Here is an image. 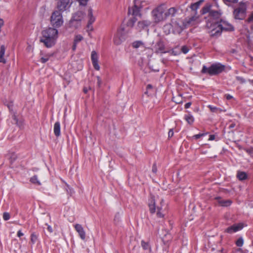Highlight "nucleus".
Here are the masks:
<instances>
[{"label": "nucleus", "mask_w": 253, "mask_h": 253, "mask_svg": "<svg viewBox=\"0 0 253 253\" xmlns=\"http://www.w3.org/2000/svg\"><path fill=\"white\" fill-rule=\"evenodd\" d=\"M40 42L46 47L53 46L58 37V30L54 28H48L42 31Z\"/></svg>", "instance_id": "f257e3e1"}, {"label": "nucleus", "mask_w": 253, "mask_h": 253, "mask_svg": "<svg viewBox=\"0 0 253 253\" xmlns=\"http://www.w3.org/2000/svg\"><path fill=\"white\" fill-rule=\"evenodd\" d=\"M207 27L211 29L210 33L212 37H218L220 35L222 31H233L234 27L232 25L226 22L220 20L212 24L211 22L207 23Z\"/></svg>", "instance_id": "f03ea898"}, {"label": "nucleus", "mask_w": 253, "mask_h": 253, "mask_svg": "<svg viewBox=\"0 0 253 253\" xmlns=\"http://www.w3.org/2000/svg\"><path fill=\"white\" fill-rule=\"evenodd\" d=\"M225 69V66L220 63H216L212 64L210 67H207L206 66L204 65L201 70L202 74H207L210 76L217 75Z\"/></svg>", "instance_id": "7ed1b4c3"}, {"label": "nucleus", "mask_w": 253, "mask_h": 253, "mask_svg": "<svg viewBox=\"0 0 253 253\" xmlns=\"http://www.w3.org/2000/svg\"><path fill=\"white\" fill-rule=\"evenodd\" d=\"M165 4L159 5V21H164L169 17L174 16L177 10L175 7H171L168 9L164 8Z\"/></svg>", "instance_id": "20e7f679"}, {"label": "nucleus", "mask_w": 253, "mask_h": 253, "mask_svg": "<svg viewBox=\"0 0 253 253\" xmlns=\"http://www.w3.org/2000/svg\"><path fill=\"white\" fill-rule=\"evenodd\" d=\"M51 25L55 28L61 27L63 24V19L61 12L55 10L51 14L50 17Z\"/></svg>", "instance_id": "39448f33"}, {"label": "nucleus", "mask_w": 253, "mask_h": 253, "mask_svg": "<svg viewBox=\"0 0 253 253\" xmlns=\"http://www.w3.org/2000/svg\"><path fill=\"white\" fill-rule=\"evenodd\" d=\"M247 6L244 2H240L239 6L235 8L233 12L234 18L236 19L243 20L246 15Z\"/></svg>", "instance_id": "423d86ee"}, {"label": "nucleus", "mask_w": 253, "mask_h": 253, "mask_svg": "<svg viewBox=\"0 0 253 253\" xmlns=\"http://www.w3.org/2000/svg\"><path fill=\"white\" fill-rule=\"evenodd\" d=\"M145 1H140V0H134V5L132 8H129L128 13L131 14L134 16H140L141 15L140 13V10L143 7V3Z\"/></svg>", "instance_id": "0eeeda50"}, {"label": "nucleus", "mask_w": 253, "mask_h": 253, "mask_svg": "<svg viewBox=\"0 0 253 253\" xmlns=\"http://www.w3.org/2000/svg\"><path fill=\"white\" fill-rule=\"evenodd\" d=\"M71 0H59L57 3L56 7L58 11L63 12L67 10L71 4Z\"/></svg>", "instance_id": "6e6552de"}, {"label": "nucleus", "mask_w": 253, "mask_h": 253, "mask_svg": "<svg viewBox=\"0 0 253 253\" xmlns=\"http://www.w3.org/2000/svg\"><path fill=\"white\" fill-rule=\"evenodd\" d=\"M221 13L220 10H212L210 12L209 14V19L207 22H211L212 24L216 22H219L218 20H221L220 19Z\"/></svg>", "instance_id": "1a4fd4ad"}, {"label": "nucleus", "mask_w": 253, "mask_h": 253, "mask_svg": "<svg viewBox=\"0 0 253 253\" xmlns=\"http://www.w3.org/2000/svg\"><path fill=\"white\" fill-rule=\"evenodd\" d=\"M243 228V224L242 223H239L237 224H234L226 229V232L232 234L234 232H236L240 230H241Z\"/></svg>", "instance_id": "9d476101"}, {"label": "nucleus", "mask_w": 253, "mask_h": 253, "mask_svg": "<svg viewBox=\"0 0 253 253\" xmlns=\"http://www.w3.org/2000/svg\"><path fill=\"white\" fill-rule=\"evenodd\" d=\"M74 228L76 231L79 234V235L80 237V238L83 240H85V232L82 225L80 224H76L75 225H74Z\"/></svg>", "instance_id": "9b49d317"}, {"label": "nucleus", "mask_w": 253, "mask_h": 253, "mask_svg": "<svg viewBox=\"0 0 253 253\" xmlns=\"http://www.w3.org/2000/svg\"><path fill=\"white\" fill-rule=\"evenodd\" d=\"M91 59L94 69L96 70H99L100 67L98 64V55L95 51L91 52Z\"/></svg>", "instance_id": "f8f14e48"}, {"label": "nucleus", "mask_w": 253, "mask_h": 253, "mask_svg": "<svg viewBox=\"0 0 253 253\" xmlns=\"http://www.w3.org/2000/svg\"><path fill=\"white\" fill-rule=\"evenodd\" d=\"M84 16V13L81 11H78L75 13L71 18V23L73 24L74 21H78L81 22Z\"/></svg>", "instance_id": "ddd939ff"}, {"label": "nucleus", "mask_w": 253, "mask_h": 253, "mask_svg": "<svg viewBox=\"0 0 253 253\" xmlns=\"http://www.w3.org/2000/svg\"><path fill=\"white\" fill-rule=\"evenodd\" d=\"M124 40V38L122 35V33L118 31L114 38V42L116 45L120 44Z\"/></svg>", "instance_id": "4468645a"}, {"label": "nucleus", "mask_w": 253, "mask_h": 253, "mask_svg": "<svg viewBox=\"0 0 253 253\" xmlns=\"http://www.w3.org/2000/svg\"><path fill=\"white\" fill-rule=\"evenodd\" d=\"M163 203H164V201H163V200H162L161 204L162 205V207H164V210H163L162 207H161V208L159 207V217H163V218L164 217L167 212V204L166 203L165 204H163Z\"/></svg>", "instance_id": "2eb2a0df"}, {"label": "nucleus", "mask_w": 253, "mask_h": 253, "mask_svg": "<svg viewBox=\"0 0 253 253\" xmlns=\"http://www.w3.org/2000/svg\"><path fill=\"white\" fill-rule=\"evenodd\" d=\"M150 24V22L148 21H141L137 23L136 29L138 31H141L145 28L147 27Z\"/></svg>", "instance_id": "dca6fc26"}, {"label": "nucleus", "mask_w": 253, "mask_h": 253, "mask_svg": "<svg viewBox=\"0 0 253 253\" xmlns=\"http://www.w3.org/2000/svg\"><path fill=\"white\" fill-rule=\"evenodd\" d=\"M87 17L88 18L87 27H89V25H91L95 20V17L93 15L92 9L91 8L88 9Z\"/></svg>", "instance_id": "f3484780"}, {"label": "nucleus", "mask_w": 253, "mask_h": 253, "mask_svg": "<svg viewBox=\"0 0 253 253\" xmlns=\"http://www.w3.org/2000/svg\"><path fill=\"white\" fill-rule=\"evenodd\" d=\"M216 199L217 201V202L219 204H220L221 206L223 207H228L229 206L231 203L232 201L229 200H222L220 197H216Z\"/></svg>", "instance_id": "a211bd4d"}, {"label": "nucleus", "mask_w": 253, "mask_h": 253, "mask_svg": "<svg viewBox=\"0 0 253 253\" xmlns=\"http://www.w3.org/2000/svg\"><path fill=\"white\" fill-rule=\"evenodd\" d=\"M149 210L151 213H154L156 210L155 201L153 197H152L149 201Z\"/></svg>", "instance_id": "6ab92c4d"}, {"label": "nucleus", "mask_w": 253, "mask_h": 253, "mask_svg": "<svg viewBox=\"0 0 253 253\" xmlns=\"http://www.w3.org/2000/svg\"><path fill=\"white\" fill-rule=\"evenodd\" d=\"M5 47L4 45L0 46V62L5 63L6 60L4 58L3 56L5 54Z\"/></svg>", "instance_id": "aec40b11"}, {"label": "nucleus", "mask_w": 253, "mask_h": 253, "mask_svg": "<svg viewBox=\"0 0 253 253\" xmlns=\"http://www.w3.org/2000/svg\"><path fill=\"white\" fill-rule=\"evenodd\" d=\"M54 133L56 137H58L60 135V124L59 122H56L54 124Z\"/></svg>", "instance_id": "412c9836"}, {"label": "nucleus", "mask_w": 253, "mask_h": 253, "mask_svg": "<svg viewBox=\"0 0 253 253\" xmlns=\"http://www.w3.org/2000/svg\"><path fill=\"white\" fill-rule=\"evenodd\" d=\"M184 119L189 125H192L194 122V117L189 112L184 115Z\"/></svg>", "instance_id": "4be33fe9"}, {"label": "nucleus", "mask_w": 253, "mask_h": 253, "mask_svg": "<svg viewBox=\"0 0 253 253\" xmlns=\"http://www.w3.org/2000/svg\"><path fill=\"white\" fill-rule=\"evenodd\" d=\"M212 5L211 4L208 3L202 8V13L206 14L209 13L210 14V12L212 11L211 9Z\"/></svg>", "instance_id": "5701e85b"}, {"label": "nucleus", "mask_w": 253, "mask_h": 253, "mask_svg": "<svg viewBox=\"0 0 253 253\" xmlns=\"http://www.w3.org/2000/svg\"><path fill=\"white\" fill-rule=\"evenodd\" d=\"M158 8L156 7L152 11V16L154 19V22L156 23H157V22H158Z\"/></svg>", "instance_id": "b1692460"}, {"label": "nucleus", "mask_w": 253, "mask_h": 253, "mask_svg": "<svg viewBox=\"0 0 253 253\" xmlns=\"http://www.w3.org/2000/svg\"><path fill=\"white\" fill-rule=\"evenodd\" d=\"M172 25L170 24H166L163 28L164 33L166 35H168L170 33Z\"/></svg>", "instance_id": "393cba45"}, {"label": "nucleus", "mask_w": 253, "mask_h": 253, "mask_svg": "<svg viewBox=\"0 0 253 253\" xmlns=\"http://www.w3.org/2000/svg\"><path fill=\"white\" fill-rule=\"evenodd\" d=\"M237 177L240 180H244L247 178V175L245 172L239 171L237 173Z\"/></svg>", "instance_id": "a878e982"}, {"label": "nucleus", "mask_w": 253, "mask_h": 253, "mask_svg": "<svg viewBox=\"0 0 253 253\" xmlns=\"http://www.w3.org/2000/svg\"><path fill=\"white\" fill-rule=\"evenodd\" d=\"M81 22L78 21H74V22H73V24L71 23V19L70 21L69 22V26L70 27L74 28L75 29H77L79 27L81 26Z\"/></svg>", "instance_id": "bb28decb"}, {"label": "nucleus", "mask_w": 253, "mask_h": 253, "mask_svg": "<svg viewBox=\"0 0 253 253\" xmlns=\"http://www.w3.org/2000/svg\"><path fill=\"white\" fill-rule=\"evenodd\" d=\"M30 181L35 184H37L38 185H41V183L40 180L38 179L37 175H34L30 179Z\"/></svg>", "instance_id": "cd10ccee"}, {"label": "nucleus", "mask_w": 253, "mask_h": 253, "mask_svg": "<svg viewBox=\"0 0 253 253\" xmlns=\"http://www.w3.org/2000/svg\"><path fill=\"white\" fill-rule=\"evenodd\" d=\"M141 45H143V43L140 41H136L133 42L132 43V46L134 48H138Z\"/></svg>", "instance_id": "c85d7f7f"}, {"label": "nucleus", "mask_w": 253, "mask_h": 253, "mask_svg": "<svg viewBox=\"0 0 253 253\" xmlns=\"http://www.w3.org/2000/svg\"><path fill=\"white\" fill-rule=\"evenodd\" d=\"M83 39V36H82L80 35H78L75 37L74 42L78 43L79 42H81Z\"/></svg>", "instance_id": "c756f323"}, {"label": "nucleus", "mask_w": 253, "mask_h": 253, "mask_svg": "<svg viewBox=\"0 0 253 253\" xmlns=\"http://www.w3.org/2000/svg\"><path fill=\"white\" fill-rule=\"evenodd\" d=\"M243 243L244 240L242 238H239L236 242V244L238 247H242Z\"/></svg>", "instance_id": "7c9ffc66"}, {"label": "nucleus", "mask_w": 253, "mask_h": 253, "mask_svg": "<svg viewBox=\"0 0 253 253\" xmlns=\"http://www.w3.org/2000/svg\"><path fill=\"white\" fill-rule=\"evenodd\" d=\"M141 246L144 250L149 249V245L148 243H146L143 240L141 241Z\"/></svg>", "instance_id": "2f4dec72"}, {"label": "nucleus", "mask_w": 253, "mask_h": 253, "mask_svg": "<svg viewBox=\"0 0 253 253\" xmlns=\"http://www.w3.org/2000/svg\"><path fill=\"white\" fill-rule=\"evenodd\" d=\"M37 238L38 237L34 233L32 234L31 236V241L33 244H34L36 242Z\"/></svg>", "instance_id": "473e14b6"}, {"label": "nucleus", "mask_w": 253, "mask_h": 253, "mask_svg": "<svg viewBox=\"0 0 253 253\" xmlns=\"http://www.w3.org/2000/svg\"><path fill=\"white\" fill-rule=\"evenodd\" d=\"M49 55H46L44 57H42L41 58V61L42 63H44L46 62L49 58Z\"/></svg>", "instance_id": "72a5a7b5"}, {"label": "nucleus", "mask_w": 253, "mask_h": 253, "mask_svg": "<svg viewBox=\"0 0 253 253\" xmlns=\"http://www.w3.org/2000/svg\"><path fill=\"white\" fill-rule=\"evenodd\" d=\"M197 19V17H195V16H192L190 18H189L187 21H186V22L189 24H190L192 23V22L193 21H194L196 19Z\"/></svg>", "instance_id": "f704fd0d"}, {"label": "nucleus", "mask_w": 253, "mask_h": 253, "mask_svg": "<svg viewBox=\"0 0 253 253\" xmlns=\"http://www.w3.org/2000/svg\"><path fill=\"white\" fill-rule=\"evenodd\" d=\"M3 218L4 220H8L10 218V214L9 213L5 212L3 214Z\"/></svg>", "instance_id": "c9c22d12"}, {"label": "nucleus", "mask_w": 253, "mask_h": 253, "mask_svg": "<svg viewBox=\"0 0 253 253\" xmlns=\"http://www.w3.org/2000/svg\"><path fill=\"white\" fill-rule=\"evenodd\" d=\"M88 0H77L80 4L83 6L86 5Z\"/></svg>", "instance_id": "e433bc0d"}, {"label": "nucleus", "mask_w": 253, "mask_h": 253, "mask_svg": "<svg viewBox=\"0 0 253 253\" xmlns=\"http://www.w3.org/2000/svg\"><path fill=\"white\" fill-rule=\"evenodd\" d=\"M247 21L248 23H253V12L251 13Z\"/></svg>", "instance_id": "4c0bfd02"}, {"label": "nucleus", "mask_w": 253, "mask_h": 253, "mask_svg": "<svg viewBox=\"0 0 253 253\" xmlns=\"http://www.w3.org/2000/svg\"><path fill=\"white\" fill-rule=\"evenodd\" d=\"M181 51L184 54L187 53L189 51V48L187 46L184 45L181 47Z\"/></svg>", "instance_id": "58836bf2"}, {"label": "nucleus", "mask_w": 253, "mask_h": 253, "mask_svg": "<svg viewBox=\"0 0 253 253\" xmlns=\"http://www.w3.org/2000/svg\"><path fill=\"white\" fill-rule=\"evenodd\" d=\"M205 134L206 133H199L194 135L193 137H194L196 139H198L200 138L201 137L204 136Z\"/></svg>", "instance_id": "ea45409f"}, {"label": "nucleus", "mask_w": 253, "mask_h": 253, "mask_svg": "<svg viewBox=\"0 0 253 253\" xmlns=\"http://www.w3.org/2000/svg\"><path fill=\"white\" fill-rule=\"evenodd\" d=\"M196 5H197V4H195V3L191 4L190 8H191V9L192 10H196V9H197L198 8V7H197V6Z\"/></svg>", "instance_id": "a19ab883"}, {"label": "nucleus", "mask_w": 253, "mask_h": 253, "mask_svg": "<svg viewBox=\"0 0 253 253\" xmlns=\"http://www.w3.org/2000/svg\"><path fill=\"white\" fill-rule=\"evenodd\" d=\"M209 108L210 109V110L212 112H215L218 110L217 108L215 107H212L211 105H209Z\"/></svg>", "instance_id": "79ce46f5"}, {"label": "nucleus", "mask_w": 253, "mask_h": 253, "mask_svg": "<svg viewBox=\"0 0 253 253\" xmlns=\"http://www.w3.org/2000/svg\"><path fill=\"white\" fill-rule=\"evenodd\" d=\"M173 130L172 128H171L169 129V133H168V136L169 138H170L173 136Z\"/></svg>", "instance_id": "37998d69"}, {"label": "nucleus", "mask_w": 253, "mask_h": 253, "mask_svg": "<svg viewBox=\"0 0 253 253\" xmlns=\"http://www.w3.org/2000/svg\"><path fill=\"white\" fill-rule=\"evenodd\" d=\"M152 171L156 173L157 171V167L156 163L154 164L152 168Z\"/></svg>", "instance_id": "c03bdc74"}, {"label": "nucleus", "mask_w": 253, "mask_h": 253, "mask_svg": "<svg viewBox=\"0 0 253 253\" xmlns=\"http://www.w3.org/2000/svg\"><path fill=\"white\" fill-rule=\"evenodd\" d=\"M225 3L226 2H232V3H236L238 2V0H223Z\"/></svg>", "instance_id": "a18cd8bd"}, {"label": "nucleus", "mask_w": 253, "mask_h": 253, "mask_svg": "<svg viewBox=\"0 0 253 253\" xmlns=\"http://www.w3.org/2000/svg\"><path fill=\"white\" fill-rule=\"evenodd\" d=\"M45 225L47 226V229L49 231V232L50 233H52L53 232L52 227L50 225H48L47 224H45Z\"/></svg>", "instance_id": "49530a36"}, {"label": "nucleus", "mask_w": 253, "mask_h": 253, "mask_svg": "<svg viewBox=\"0 0 253 253\" xmlns=\"http://www.w3.org/2000/svg\"><path fill=\"white\" fill-rule=\"evenodd\" d=\"M97 85L99 87L101 85V83H102L101 80L100 78L98 76L97 77Z\"/></svg>", "instance_id": "de8ad7c7"}, {"label": "nucleus", "mask_w": 253, "mask_h": 253, "mask_svg": "<svg viewBox=\"0 0 253 253\" xmlns=\"http://www.w3.org/2000/svg\"><path fill=\"white\" fill-rule=\"evenodd\" d=\"M119 214H116L115 216V217H114V221L116 223H117L119 221Z\"/></svg>", "instance_id": "09e8293b"}, {"label": "nucleus", "mask_w": 253, "mask_h": 253, "mask_svg": "<svg viewBox=\"0 0 253 253\" xmlns=\"http://www.w3.org/2000/svg\"><path fill=\"white\" fill-rule=\"evenodd\" d=\"M161 46V44L160 42L159 41V52H161V53H166V52H167V51H164L163 49H162Z\"/></svg>", "instance_id": "8fccbe9b"}, {"label": "nucleus", "mask_w": 253, "mask_h": 253, "mask_svg": "<svg viewBox=\"0 0 253 253\" xmlns=\"http://www.w3.org/2000/svg\"><path fill=\"white\" fill-rule=\"evenodd\" d=\"M13 103L12 102H10V103H9L8 104H7V107L9 108V109L10 110H11L12 108V106H13Z\"/></svg>", "instance_id": "3c124183"}, {"label": "nucleus", "mask_w": 253, "mask_h": 253, "mask_svg": "<svg viewBox=\"0 0 253 253\" xmlns=\"http://www.w3.org/2000/svg\"><path fill=\"white\" fill-rule=\"evenodd\" d=\"M225 96L227 100H230L233 98L232 96L228 94H225Z\"/></svg>", "instance_id": "603ef678"}, {"label": "nucleus", "mask_w": 253, "mask_h": 253, "mask_svg": "<svg viewBox=\"0 0 253 253\" xmlns=\"http://www.w3.org/2000/svg\"><path fill=\"white\" fill-rule=\"evenodd\" d=\"M23 233L21 232V230H19L17 232V236L18 237H21V236H23Z\"/></svg>", "instance_id": "864d4df0"}, {"label": "nucleus", "mask_w": 253, "mask_h": 253, "mask_svg": "<svg viewBox=\"0 0 253 253\" xmlns=\"http://www.w3.org/2000/svg\"><path fill=\"white\" fill-rule=\"evenodd\" d=\"M191 105V102L186 103L185 104V108H186V109L189 108L190 107Z\"/></svg>", "instance_id": "5fc2aeb1"}, {"label": "nucleus", "mask_w": 253, "mask_h": 253, "mask_svg": "<svg viewBox=\"0 0 253 253\" xmlns=\"http://www.w3.org/2000/svg\"><path fill=\"white\" fill-rule=\"evenodd\" d=\"M215 135H213V134H211L210 135V137H209V140H213L215 139Z\"/></svg>", "instance_id": "6e6d98bb"}, {"label": "nucleus", "mask_w": 253, "mask_h": 253, "mask_svg": "<svg viewBox=\"0 0 253 253\" xmlns=\"http://www.w3.org/2000/svg\"><path fill=\"white\" fill-rule=\"evenodd\" d=\"M235 253H243V251L241 248H238L235 251Z\"/></svg>", "instance_id": "4d7b16f0"}, {"label": "nucleus", "mask_w": 253, "mask_h": 253, "mask_svg": "<svg viewBox=\"0 0 253 253\" xmlns=\"http://www.w3.org/2000/svg\"><path fill=\"white\" fill-rule=\"evenodd\" d=\"M168 235L169 236V238L167 240L165 241V239H164V237H163L162 238V241L164 242V243L165 244V242H168L169 240V239H170V235Z\"/></svg>", "instance_id": "13d9d810"}, {"label": "nucleus", "mask_w": 253, "mask_h": 253, "mask_svg": "<svg viewBox=\"0 0 253 253\" xmlns=\"http://www.w3.org/2000/svg\"><path fill=\"white\" fill-rule=\"evenodd\" d=\"M77 44V43H75V42H74V44H73V45L72 47V49L73 50H75L76 49Z\"/></svg>", "instance_id": "bf43d9fd"}, {"label": "nucleus", "mask_w": 253, "mask_h": 253, "mask_svg": "<svg viewBox=\"0 0 253 253\" xmlns=\"http://www.w3.org/2000/svg\"><path fill=\"white\" fill-rule=\"evenodd\" d=\"M235 124L233 123L229 125V128H232L234 127H235Z\"/></svg>", "instance_id": "052dcab7"}, {"label": "nucleus", "mask_w": 253, "mask_h": 253, "mask_svg": "<svg viewBox=\"0 0 253 253\" xmlns=\"http://www.w3.org/2000/svg\"><path fill=\"white\" fill-rule=\"evenodd\" d=\"M67 187H68V189H66L67 192L68 193H70V194H71V193H72V189H70V188L69 187L68 185H67Z\"/></svg>", "instance_id": "680f3d73"}, {"label": "nucleus", "mask_w": 253, "mask_h": 253, "mask_svg": "<svg viewBox=\"0 0 253 253\" xmlns=\"http://www.w3.org/2000/svg\"><path fill=\"white\" fill-rule=\"evenodd\" d=\"M136 21V19L135 18L132 19L131 20H130V22H131L132 23V26L133 25V23Z\"/></svg>", "instance_id": "e2e57ef3"}, {"label": "nucleus", "mask_w": 253, "mask_h": 253, "mask_svg": "<svg viewBox=\"0 0 253 253\" xmlns=\"http://www.w3.org/2000/svg\"><path fill=\"white\" fill-rule=\"evenodd\" d=\"M88 91V89H87L86 87H84V92L85 93H86Z\"/></svg>", "instance_id": "0e129e2a"}, {"label": "nucleus", "mask_w": 253, "mask_h": 253, "mask_svg": "<svg viewBox=\"0 0 253 253\" xmlns=\"http://www.w3.org/2000/svg\"><path fill=\"white\" fill-rule=\"evenodd\" d=\"M195 4H197V5H196L197 6V7H198V8H199V7L200 5L201 4V3H200V2H199V1H198V2H195Z\"/></svg>", "instance_id": "69168bd1"}, {"label": "nucleus", "mask_w": 253, "mask_h": 253, "mask_svg": "<svg viewBox=\"0 0 253 253\" xmlns=\"http://www.w3.org/2000/svg\"><path fill=\"white\" fill-rule=\"evenodd\" d=\"M195 4H197V5H196L197 6V7H198V8H199V7L200 5L201 4V3H200V2H199V1H198V2H195Z\"/></svg>", "instance_id": "338daca9"}, {"label": "nucleus", "mask_w": 253, "mask_h": 253, "mask_svg": "<svg viewBox=\"0 0 253 253\" xmlns=\"http://www.w3.org/2000/svg\"><path fill=\"white\" fill-rule=\"evenodd\" d=\"M152 88V85H151V84L147 85V89H150V88Z\"/></svg>", "instance_id": "774afa93"}]
</instances>
